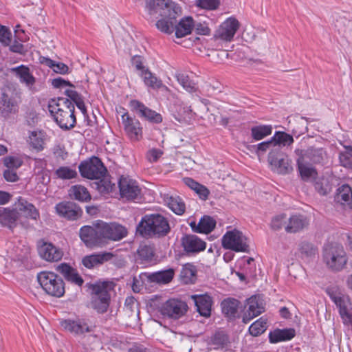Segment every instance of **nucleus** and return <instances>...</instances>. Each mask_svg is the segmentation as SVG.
I'll return each instance as SVG.
<instances>
[{
  "label": "nucleus",
  "mask_w": 352,
  "mask_h": 352,
  "mask_svg": "<svg viewBox=\"0 0 352 352\" xmlns=\"http://www.w3.org/2000/svg\"><path fill=\"white\" fill-rule=\"evenodd\" d=\"M125 227L117 223H106L99 221L97 223V234L100 243L99 247L104 246L108 241H118L127 235Z\"/></svg>",
  "instance_id": "obj_5"
},
{
  "label": "nucleus",
  "mask_w": 352,
  "mask_h": 352,
  "mask_svg": "<svg viewBox=\"0 0 352 352\" xmlns=\"http://www.w3.org/2000/svg\"><path fill=\"white\" fill-rule=\"evenodd\" d=\"M315 189L321 195H327L331 190L332 187L327 179H320L315 184Z\"/></svg>",
  "instance_id": "obj_54"
},
{
  "label": "nucleus",
  "mask_w": 352,
  "mask_h": 352,
  "mask_svg": "<svg viewBox=\"0 0 352 352\" xmlns=\"http://www.w3.org/2000/svg\"><path fill=\"white\" fill-rule=\"evenodd\" d=\"M175 275V270L172 268L158 271L153 273L144 272L140 274V278L148 283H155L158 284H167L170 283Z\"/></svg>",
  "instance_id": "obj_23"
},
{
  "label": "nucleus",
  "mask_w": 352,
  "mask_h": 352,
  "mask_svg": "<svg viewBox=\"0 0 352 352\" xmlns=\"http://www.w3.org/2000/svg\"><path fill=\"white\" fill-rule=\"evenodd\" d=\"M69 195L72 199L79 201H88L91 199V195L87 189L81 185H75L71 187Z\"/></svg>",
  "instance_id": "obj_41"
},
{
  "label": "nucleus",
  "mask_w": 352,
  "mask_h": 352,
  "mask_svg": "<svg viewBox=\"0 0 352 352\" xmlns=\"http://www.w3.org/2000/svg\"><path fill=\"white\" fill-rule=\"evenodd\" d=\"M79 235L87 247L93 248L100 246V241L98 239L99 236L97 234V223L95 228L89 226L82 227L80 230Z\"/></svg>",
  "instance_id": "obj_25"
},
{
  "label": "nucleus",
  "mask_w": 352,
  "mask_h": 352,
  "mask_svg": "<svg viewBox=\"0 0 352 352\" xmlns=\"http://www.w3.org/2000/svg\"><path fill=\"white\" fill-rule=\"evenodd\" d=\"M131 107L140 117L144 118L150 122L159 124L162 122L161 114L146 107L143 103L138 100H132Z\"/></svg>",
  "instance_id": "obj_17"
},
{
  "label": "nucleus",
  "mask_w": 352,
  "mask_h": 352,
  "mask_svg": "<svg viewBox=\"0 0 352 352\" xmlns=\"http://www.w3.org/2000/svg\"><path fill=\"white\" fill-rule=\"evenodd\" d=\"M197 270L195 265L186 263L183 265L180 272V278L185 284L192 283L196 278Z\"/></svg>",
  "instance_id": "obj_44"
},
{
  "label": "nucleus",
  "mask_w": 352,
  "mask_h": 352,
  "mask_svg": "<svg viewBox=\"0 0 352 352\" xmlns=\"http://www.w3.org/2000/svg\"><path fill=\"white\" fill-rule=\"evenodd\" d=\"M298 251L302 258H310L317 254V248L311 243L302 241L299 244Z\"/></svg>",
  "instance_id": "obj_50"
},
{
  "label": "nucleus",
  "mask_w": 352,
  "mask_h": 352,
  "mask_svg": "<svg viewBox=\"0 0 352 352\" xmlns=\"http://www.w3.org/2000/svg\"><path fill=\"white\" fill-rule=\"evenodd\" d=\"M139 258L143 263H148L153 261L155 257V249L153 246L148 245H141L138 249Z\"/></svg>",
  "instance_id": "obj_47"
},
{
  "label": "nucleus",
  "mask_w": 352,
  "mask_h": 352,
  "mask_svg": "<svg viewBox=\"0 0 352 352\" xmlns=\"http://www.w3.org/2000/svg\"><path fill=\"white\" fill-rule=\"evenodd\" d=\"M178 82L183 88L189 93L196 92L198 89L197 84L190 79L189 76L184 74H179L176 76Z\"/></svg>",
  "instance_id": "obj_48"
},
{
  "label": "nucleus",
  "mask_w": 352,
  "mask_h": 352,
  "mask_svg": "<svg viewBox=\"0 0 352 352\" xmlns=\"http://www.w3.org/2000/svg\"><path fill=\"white\" fill-rule=\"evenodd\" d=\"M4 165L10 169H17L22 164L23 160L17 156H8L3 159Z\"/></svg>",
  "instance_id": "obj_57"
},
{
  "label": "nucleus",
  "mask_w": 352,
  "mask_h": 352,
  "mask_svg": "<svg viewBox=\"0 0 352 352\" xmlns=\"http://www.w3.org/2000/svg\"><path fill=\"white\" fill-rule=\"evenodd\" d=\"M345 151L341 152L339 155L340 164L346 168L352 169V146H344Z\"/></svg>",
  "instance_id": "obj_52"
},
{
  "label": "nucleus",
  "mask_w": 352,
  "mask_h": 352,
  "mask_svg": "<svg viewBox=\"0 0 352 352\" xmlns=\"http://www.w3.org/2000/svg\"><path fill=\"white\" fill-rule=\"evenodd\" d=\"M80 175L89 179H100L104 177L107 168L97 157H92L87 161L82 162L79 166Z\"/></svg>",
  "instance_id": "obj_9"
},
{
  "label": "nucleus",
  "mask_w": 352,
  "mask_h": 352,
  "mask_svg": "<svg viewBox=\"0 0 352 352\" xmlns=\"http://www.w3.org/2000/svg\"><path fill=\"white\" fill-rule=\"evenodd\" d=\"M323 261L329 269L333 272L344 270L348 262V256L343 246L339 244H329L323 249Z\"/></svg>",
  "instance_id": "obj_3"
},
{
  "label": "nucleus",
  "mask_w": 352,
  "mask_h": 352,
  "mask_svg": "<svg viewBox=\"0 0 352 352\" xmlns=\"http://www.w3.org/2000/svg\"><path fill=\"white\" fill-rule=\"evenodd\" d=\"M193 29L197 34L208 35L210 33V29L206 22L195 23L194 21Z\"/></svg>",
  "instance_id": "obj_60"
},
{
  "label": "nucleus",
  "mask_w": 352,
  "mask_h": 352,
  "mask_svg": "<svg viewBox=\"0 0 352 352\" xmlns=\"http://www.w3.org/2000/svg\"><path fill=\"white\" fill-rule=\"evenodd\" d=\"M309 222L302 215H293L287 219V224L285 230L288 233H296L307 227Z\"/></svg>",
  "instance_id": "obj_33"
},
{
  "label": "nucleus",
  "mask_w": 352,
  "mask_h": 352,
  "mask_svg": "<svg viewBox=\"0 0 352 352\" xmlns=\"http://www.w3.org/2000/svg\"><path fill=\"white\" fill-rule=\"evenodd\" d=\"M65 94L69 98V100L74 103L81 111L84 116L87 115V108L85 107L82 96L74 89H67L65 91Z\"/></svg>",
  "instance_id": "obj_43"
},
{
  "label": "nucleus",
  "mask_w": 352,
  "mask_h": 352,
  "mask_svg": "<svg viewBox=\"0 0 352 352\" xmlns=\"http://www.w3.org/2000/svg\"><path fill=\"white\" fill-rule=\"evenodd\" d=\"M191 298L194 300L197 311L204 317L208 318L211 315L212 299L207 294L201 295H192Z\"/></svg>",
  "instance_id": "obj_27"
},
{
  "label": "nucleus",
  "mask_w": 352,
  "mask_h": 352,
  "mask_svg": "<svg viewBox=\"0 0 352 352\" xmlns=\"http://www.w3.org/2000/svg\"><path fill=\"white\" fill-rule=\"evenodd\" d=\"M166 202L168 208L175 214L181 215L184 213L185 204L179 197H170Z\"/></svg>",
  "instance_id": "obj_49"
},
{
  "label": "nucleus",
  "mask_w": 352,
  "mask_h": 352,
  "mask_svg": "<svg viewBox=\"0 0 352 352\" xmlns=\"http://www.w3.org/2000/svg\"><path fill=\"white\" fill-rule=\"evenodd\" d=\"M194 20L191 16L182 18L175 26V36L177 38L190 34L193 30Z\"/></svg>",
  "instance_id": "obj_37"
},
{
  "label": "nucleus",
  "mask_w": 352,
  "mask_h": 352,
  "mask_svg": "<svg viewBox=\"0 0 352 352\" xmlns=\"http://www.w3.org/2000/svg\"><path fill=\"white\" fill-rule=\"evenodd\" d=\"M48 110L55 122L63 129L68 130L75 126L74 104L65 98H52L48 102Z\"/></svg>",
  "instance_id": "obj_1"
},
{
  "label": "nucleus",
  "mask_w": 352,
  "mask_h": 352,
  "mask_svg": "<svg viewBox=\"0 0 352 352\" xmlns=\"http://www.w3.org/2000/svg\"><path fill=\"white\" fill-rule=\"evenodd\" d=\"M118 186L121 196L127 199H136L141 192L136 182L128 177H122L119 180Z\"/></svg>",
  "instance_id": "obj_21"
},
{
  "label": "nucleus",
  "mask_w": 352,
  "mask_h": 352,
  "mask_svg": "<svg viewBox=\"0 0 352 352\" xmlns=\"http://www.w3.org/2000/svg\"><path fill=\"white\" fill-rule=\"evenodd\" d=\"M26 142L31 149L42 151L45 144V133L41 130L30 131Z\"/></svg>",
  "instance_id": "obj_29"
},
{
  "label": "nucleus",
  "mask_w": 352,
  "mask_h": 352,
  "mask_svg": "<svg viewBox=\"0 0 352 352\" xmlns=\"http://www.w3.org/2000/svg\"><path fill=\"white\" fill-rule=\"evenodd\" d=\"M60 325L65 330L78 336H85V333H91L94 328L83 318L65 320L60 322Z\"/></svg>",
  "instance_id": "obj_14"
},
{
  "label": "nucleus",
  "mask_w": 352,
  "mask_h": 352,
  "mask_svg": "<svg viewBox=\"0 0 352 352\" xmlns=\"http://www.w3.org/2000/svg\"><path fill=\"white\" fill-rule=\"evenodd\" d=\"M239 301L234 298H228L222 301L223 314L229 319H234L238 314Z\"/></svg>",
  "instance_id": "obj_38"
},
{
  "label": "nucleus",
  "mask_w": 352,
  "mask_h": 352,
  "mask_svg": "<svg viewBox=\"0 0 352 352\" xmlns=\"http://www.w3.org/2000/svg\"><path fill=\"white\" fill-rule=\"evenodd\" d=\"M57 270L69 282L81 286L84 280L77 271L67 263H61L57 267Z\"/></svg>",
  "instance_id": "obj_31"
},
{
  "label": "nucleus",
  "mask_w": 352,
  "mask_h": 352,
  "mask_svg": "<svg viewBox=\"0 0 352 352\" xmlns=\"http://www.w3.org/2000/svg\"><path fill=\"white\" fill-rule=\"evenodd\" d=\"M239 27L240 23L236 19L229 17L226 19L214 32L213 38L217 45L223 46L232 41Z\"/></svg>",
  "instance_id": "obj_7"
},
{
  "label": "nucleus",
  "mask_w": 352,
  "mask_h": 352,
  "mask_svg": "<svg viewBox=\"0 0 352 352\" xmlns=\"http://www.w3.org/2000/svg\"><path fill=\"white\" fill-rule=\"evenodd\" d=\"M268 162L272 170L279 174H288L293 170L291 161L283 152H277L274 156H268Z\"/></svg>",
  "instance_id": "obj_15"
},
{
  "label": "nucleus",
  "mask_w": 352,
  "mask_h": 352,
  "mask_svg": "<svg viewBox=\"0 0 352 352\" xmlns=\"http://www.w3.org/2000/svg\"><path fill=\"white\" fill-rule=\"evenodd\" d=\"M327 156L326 151L322 148L309 147L303 151L305 160H309L313 163H321Z\"/></svg>",
  "instance_id": "obj_40"
},
{
  "label": "nucleus",
  "mask_w": 352,
  "mask_h": 352,
  "mask_svg": "<svg viewBox=\"0 0 352 352\" xmlns=\"http://www.w3.org/2000/svg\"><path fill=\"white\" fill-rule=\"evenodd\" d=\"M122 122L124 132L131 140L137 142L142 138V127L138 119L125 113L122 116Z\"/></svg>",
  "instance_id": "obj_12"
},
{
  "label": "nucleus",
  "mask_w": 352,
  "mask_h": 352,
  "mask_svg": "<svg viewBox=\"0 0 352 352\" xmlns=\"http://www.w3.org/2000/svg\"><path fill=\"white\" fill-rule=\"evenodd\" d=\"M38 252L41 258L47 262H58L63 256V252L60 248L44 240L38 241Z\"/></svg>",
  "instance_id": "obj_13"
},
{
  "label": "nucleus",
  "mask_w": 352,
  "mask_h": 352,
  "mask_svg": "<svg viewBox=\"0 0 352 352\" xmlns=\"http://www.w3.org/2000/svg\"><path fill=\"white\" fill-rule=\"evenodd\" d=\"M168 220L160 214L144 215L136 228V232L144 238H161L168 234Z\"/></svg>",
  "instance_id": "obj_2"
},
{
  "label": "nucleus",
  "mask_w": 352,
  "mask_h": 352,
  "mask_svg": "<svg viewBox=\"0 0 352 352\" xmlns=\"http://www.w3.org/2000/svg\"><path fill=\"white\" fill-rule=\"evenodd\" d=\"M222 246L225 249L237 252H248L249 244L248 238L239 230L234 229L228 231L222 237Z\"/></svg>",
  "instance_id": "obj_8"
},
{
  "label": "nucleus",
  "mask_w": 352,
  "mask_h": 352,
  "mask_svg": "<svg viewBox=\"0 0 352 352\" xmlns=\"http://www.w3.org/2000/svg\"><path fill=\"white\" fill-rule=\"evenodd\" d=\"M332 300L339 307V312L343 322L352 326V305L348 296L344 295L331 296Z\"/></svg>",
  "instance_id": "obj_16"
},
{
  "label": "nucleus",
  "mask_w": 352,
  "mask_h": 352,
  "mask_svg": "<svg viewBox=\"0 0 352 352\" xmlns=\"http://www.w3.org/2000/svg\"><path fill=\"white\" fill-rule=\"evenodd\" d=\"M147 8L149 14L154 17H157V14L166 16L168 13L180 11V8L170 0H150Z\"/></svg>",
  "instance_id": "obj_11"
},
{
  "label": "nucleus",
  "mask_w": 352,
  "mask_h": 352,
  "mask_svg": "<svg viewBox=\"0 0 352 352\" xmlns=\"http://www.w3.org/2000/svg\"><path fill=\"white\" fill-rule=\"evenodd\" d=\"M335 201L349 209H352V190L349 186L340 187L335 197Z\"/></svg>",
  "instance_id": "obj_36"
},
{
  "label": "nucleus",
  "mask_w": 352,
  "mask_h": 352,
  "mask_svg": "<svg viewBox=\"0 0 352 352\" xmlns=\"http://www.w3.org/2000/svg\"><path fill=\"white\" fill-rule=\"evenodd\" d=\"M197 6L201 8L208 9V10H214L216 9L219 4V0H197Z\"/></svg>",
  "instance_id": "obj_59"
},
{
  "label": "nucleus",
  "mask_w": 352,
  "mask_h": 352,
  "mask_svg": "<svg viewBox=\"0 0 352 352\" xmlns=\"http://www.w3.org/2000/svg\"><path fill=\"white\" fill-rule=\"evenodd\" d=\"M274 144V152H283L282 148L285 146H289L294 142L293 137L283 131H276L271 138Z\"/></svg>",
  "instance_id": "obj_35"
},
{
  "label": "nucleus",
  "mask_w": 352,
  "mask_h": 352,
  "mask_svg": "<svg viewBox=\"0 0 352 352\" xmlns=\"http://www.w3.org/2000/svg\"><path fill=\"white\" fill-rule=\"evenodd\" d=\"M211 342L217 348L223 347L228 342V337L224 332L217 331L212 337Z\"/></svg>",
  "instance_id": "obj_55"
},
{
  "label": "nucleus",
  "mask_w": 352,
  "mask_h": 352,
  "mask_svg": "<svg viewBox=\"0 0 352 352\" xmlns=\"http://www.w3.org/2000/svg\"><path fill=\"white\" fill-rule=\"evenodd\" d=\"M257 147V155H263L264 153H265L267 151H270L268 156H274L275 154H277V153L274 152V144L272 142V140L270 139L268 141L261 142L258 144H256Z\"/></svg>",
  "instance_id": "obj_56"
},
{
  "label": "nucleus",
  "mask_w": 352,
  "mask_h": 352,
  "mask_svg": "<svg viewBox=\"0 0 352 352\" xmlns=\"http://www.w3.org/2000/svg\"><path fill=\"white\" fill-rule=\"evenodd\" d=\"M248 308L243 317V322L248 323L253 318L264 311V307L259 305L256 297H251L248 300Z\"/></svg>",
  "instance_id": "obj_34"
},
{
  "label": "nucleus",
  "mask_w": 352,
  "mask_h": 352,
  "mask_svg": "<svg viewBox=\"0 0 352 352\" xmlns=\"http://www.w3.org/2000/svg\"><path fill=\"white\" fill-rule=\"evenodd\" d=\"M5 179L10 182H14L19 179L16 173L13 169L8 168L3 172Z\"/></svg>",
  "instance_id": "obj_64"
},
{
  "label": "nucleus",
  "mask_w": 352,
  "mask_h": 352,
  "mask_svg": "<svg viewBox=\"0 0 352 352\" xmlns=\"http://www.w3.org/2000/svg\"><path fill=\"white\" fill-rule=\"evenodd\" d=\"M10 32L4 26L0 25V41L8 45L10 41Z\"/></svg>",
  "instance_id": "obj_63"
},
{
  "label": "nucleus",
  "mask_w": 352,
  "mask_h": 352,
  "mask_svg": "<svg viewBox=\"0 0 352 352\" xmlns=\"http://www.w3.org/2000/svg\"><path fill=\"white\" fill-rule=\"evenodd\" d=\"M1 218L10 228L16 227L18 221H20V223L23 226L28 228V226H24L23 223L20 221L19 214L15 208H14L12 210H5L1 214Z\"/></svg>",
  "instance_id": "obj_42"
},
{
  "label": "nucleus",
  "mask_w": 352,
  "mask_h": 352,
  "mask_svg": "<svg viewBox=\"0 0 352 352\" xmlns=\"http://www.w3.org/2000/svg\"><path fill=\"white\" fill-rule=\"evenodd\" d=\"M267 329V321L263 318H261L249 327V332L253 336H258L262 334Z\"/></svg>",
  "instance_id": "obj_51"
},
{
  "label": "nucleus",
  "mask_w": 352,
  "mask_h": 352,
  "mask_svg": "<svg viewBox=\"0 0 352 352\" xmlns=\"http://www.w3.org/2000/svg\"><path fill=\"white\" fill-rule=\"evenodd\" d=\"M37 280L45 292L52 296L60 298L65 294V283L61 277L52 272H41Z\"/></svg>",
  "instance_id": "obj_6"
},
{
  "label": "nucleus",
  "mask_w": 352,
  "mask_h": 352,
  "mask_svg": "<svg viewBox=\"0 0 352 352\" xmlns=\"http://www.w3.org/2000/svg\"><path fill=\"white\" fill-rule=\"evenodd\" d=\"M141 77L142 78L145 85L152 89H160L163 85L162 80L157 78L148 69H146V70H143L142 73H141Z\"/></svg>",
  "instance_id": "obj_46"
},
{
  "label": "nucleus",
  "mask_w": 352,
  "mask_h": 352,
  "mask_svg": "<svg viewBox=\"0 0 352 352\" xmlns=\"http://www.w3.org/2000/svg\"><path fill=\"white\" fill-rule=\"evenodd\" d=\"M287 224V218L285 214H280L275 217L271 223V226L274 230H279L282 228H285Z\"/></svg>",
  "instance_id": "obj_58"
},
{
  "label": "nucleus",
  "mask_w": 352,
  "mask_h": 352,
  "mask_svg": "<svg viewBox=\"0 0 352 352\" xmlns=\"http://www.w3.org/2000/svg\"><path fill=\"white\" fill-rule=\"evenodd\" d=\"M295 153L298 157L296 162L301 178L304 181L315 179L317 177L318 173L316 168L307 160H305L303 157V150L296 149Z\"/></svg>",
  "instance_id": "obj_18"
},
{
  "label": "nucleus",
  "mask_w": 352,
  "mask_h": 352,
  "mask_svg": "<svg viewBox=\"0 0 352 352\" xmlns=\"http://www.w3.org/2000/svg\"><path fill=\"white\" fill-rule=\"evenodd\" d=\"M332 18L333 25L338 33L346 39L352 38V20L343 13H335Z\"/></svg>",
  "instance_id": "obj_22"
},
{
  "label": "nucleus",
  "mask_w": 352,
  "mask_h": 352,
  "mask_svg": "<svg viewBox=\"0 0 352 352\" xmlns=\"http://www.w3.org/2000/svg\"><path fill=\"white\" fill-rule=\"evenodd\" d=\"M113 257L114 254L112 252H103L85 256L82 260V263L85 267L91 269L110 261Z\"/></svg>",
  "instance_id": "obj_28"
},
{
  "label": "nucleus",
  "mask_w": 352,
  "mask_h": 352,
  "mask_svg": "<svg viewBox=\"0 0 352 352\" xmlns=\"http://www.w3.org/2000/svg\"><path fill=\"white\" fill-rule=\"evenodd\" d=\"M229 56L227 50H221L214 52L213 60L218 63H224Z\"/></svg>",
  "instance_id": "obj_61"
},
{
  "label": "nucleus",
  "mask_w": 352,
  "mask_h": 352,
  "mask_svg": "<svg viewBox=\"0 0 352 352\" xmlns=\"http://www.w3.org/2000/svg\"><path fill=\"white\" fill-rule=\"evenodd\" d=\"M181 245L187 254L198 253L206 248V242L194 234L184 235L181 239Z\"/></svg>",
  "instance_id": "obj_19"
},
{
  "label": "nucleus",
  "mask_w": 352,
  "mask_h": 352,
  "mask_svg": "<svg viewBox=\"0 0 352 352\" xmlns=\"http://www.w3.org/2000/svg\"><path fill=\"white\" fill-rule=\"evenodd\" d=\"M178 16L179 12L174 11L173 13H168L166 16L157 21L156 26L157 29L166 34H172L175 31Z\"/></svg>",
  "instance_id": "obj_32"
},
{
  "label": "nucleus",
  "mask_w": 352,
  "mask_h": 352,
  "mask_svg": "<svg viewBox=\"0 0 352 352\" xmlns=\"http://www.w3.org/2000/svg\"><path fill=\"white\" fill-rule=\"evenodd\" d=\"M114 283L111 281L98 283L91 288V306L100 314L105 313L109 306L110 292L114 288Z\"/></svg>",
  "instance_id": "obj_4"
},
{
  "label": "nucleus",
  "mask_w": 352,
  "mask_h": 352,
  "mask_svg": "<svg viewBox=\"0 0 352 352\" xmlns=\"http://www.w3.org/2000/svg\"><path fill=\"white\" fill-rule=\"evenodd\" d=\"M188 309V305L185 301L171 298L162 305L160 311L164 316L173 319H179L186 314Z\"/></svg>",
  "instance_id": "obj_10"
},
{
  "label": "nucleus",
  "mask_w": 352,
  "mask_h": 352,
  "mask_svg": "<svg viewBox=\"0 0 352 352\" xmlns=\"http://www.w3.org/2000/svg\"><path fill=\"white\" fill-rule=\"evenodd\" d=\"M272 133V126L271 125H258L251 128V136L256 141L263 140L271 135Z\"/></svg>",
  "instance_id": "obj_45"
},
{
  "label": "nucleus",
  "mask_w": 352,
  "mask_h": 352,
  "mask_svg": "<svg viewBox=\"0 0 352 352\" xmlns=\"http://www.w3.org/2000/svg\"><path fill=\"white\" fill-rule=\"evenodd\" d=\"M56 211L60 217L69 220H76L81 217L82 211L75 203L72 201H63L56 204Z\"/></svg>",
  "instance_id": "obj_20"
},
{
  "label": "nucleus",
  "mask_w": 352,
  "mask_h": 352,
  "mask_svg": "<svg viewBox=\"0 0 352 352\" xmlns=\"http://www.w3.org/2000/svg\"><path fill=\"white\" fill-rule=\"evenodd\" d=\"M162 155V152L156 148H153L148 151L146 158L150 162H156Z\"/></svg>",
  "instance_id": "obj_62"
},
{
  "label": "nucleus",
  "mask_w": 352,
  "mask_h": 352,
  "mask_svg": "<svg viewBox=\"0 0 352 352\" xmlns=\"http://www.w3.org/2000/svg\"><path fill=\"white\" fill-rule=\"evenodd\" d=\"M14 206L19 214L21 213L26 218L37 220L40 217L38 210L32 203L28 201L25 198L19 197Z\"/></svg>",
  "instance_id": "obj_26"
},
{
  "label": "nucleus",
  "mask_w": 352,
  "mask_h": 352,
  "mask_svg": "<svg viewBox=\"0 0 352 352\" xmlns=\"http://www.w3.org/2000/svg\"><path fill=\"white\" fill-rule=\"evenodd\" d=\"M12 71L19 78L20 82L31 87L35 83V78L30 72V69L24 65L12 68Z\"/></svg>",
  "instance_id": "obj_39"
},
{
  "label": "nucleus",
  "mask_w": 352,
  "mask_h": 352,
  "mask_svg": "<svg viewBox=\"0 0 352 352\" xmlns=\"http://www.w3.org/2000/svg\"><path fill=\"white\" fill-rule=\"evenodd\" d=\"M9 92L8 89H3L0 97V113L5 118L16 113L18 111L17 103Z\"/></svg>",
  "instance_id": "obj_24"
},
{
  "label": "nucleus",
  "mask_w": 352,
  "mask_h": 352,
  "mask_svg": "<svg viewBox=\"0 0 352 352\" xmlns=\"http://www.w3.org/2000/svg\"><path fill=\"white\" fill-rule=\"evenodd\" d=\"M56 177L61 179H71L76 177L78 173L75 169L68 166H60L55 171Z\"/></svg>",
  "instance_id": "obj_53"
},
{
  "label": "nucleus",
  "mask_w": 352,
  "mask_h": 352,
  "mask_svg": "<svg viewBox=\"0 0 352 352\" xmlns=\"http://www.w3.org/2000/svg\"><path fill=\"white\" fill-rule=\"evenodd\" d=\"M190 226L195 232L208 234L215 228L216 221L212 217L205 215L201 218L198 223L195 221L190 222Z\"/></svg>",
  "instance_id": "obj_30"
}]
</instances>
